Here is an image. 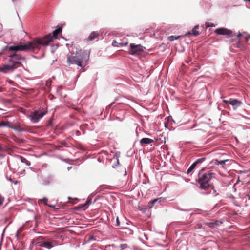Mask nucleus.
<instances>
[{"label": "nucleus", "mask_w": 250, "mask_h": 250, "mask_svg": "<svg viewBox=\"0 0 250 250\" xmlns=\"http://www.w3.org/2000/svg\"><path fill=\"white\" fill-rule=\"evenodd\" d=\"M214 225H219V222L218 221H216L215 223H209V226L210 227H212Z\"/></svg>", "instance_id": "obj_21"}, {"label": "nucleus", "mask_w": 250, "mask_h": 250, "mask_svg": "<svg viewBox=\"0 0 250 250\" xmlns=\"http://www.w3.org/2000/svg\"><path fill=\"white\" fill-rule=\"evenodd\" d=\"M127 44H128L127 42H118L117 41H114L112 42V45L114 46H116V47L123 46L124 45L126 46V45H127Z\"/></svg>", "instance_id": "obj_13"}, {"label": "nucleus", "mask_w": 250, "mask_h": 250, "mask_svg": "<svg viewBox=\"0 0 250 250\" xmlns=\"http://www.w3.org/2000/svg\"><path fill=\"white\" fill-rule=\"evenodd\" d=\"M228 161V160L219 161L218 160H215L214 164L216 165H223L225 164V162Z\"/></svg>", "instance_id": "obj_16"}, {"label": "nucleus", "mask_w": 250, "mask_h": 250, "mask_svg": "<svg viewBox=\"0 0 250 250\" xmlns=\"http://www.w3.org/2000/svg\"><path fill=\"white\" fill-rule=\"evenodd\" d=\"M207 27H213L214 25L213 24H210L208 22H206L205 24Z\"/></svg>", "instance_id": "obj_20"}, {"label": "nucleus", "mask_w": 250, "mask_h": 250, "mask_svg": "<svg viewBox=\"0 0 250 250\" xmlns=\"http://www.w3.org/2000/svg\"><path fill=\"white\" fill-rule=\"evenodd\" d=\"M89 54L87 51L80 50L76 52V56L68 57L67 62L69 64H76L79 66H82L81 63L88 60Z\"/></svg>", "instance_id": "obj_2"}, {"label": "nucleus", "mask_w": 250, "mask_h": 250, "mask_svg": "<svg viewBox=\"0 0 250 250\" xmlns=\"http://www.w3.org/2000/svg\"><path fill=\"white\" fill-rule=\"evenodd\" d=\"M48 206H49L51 208H54L55 207V206H52V205H48Z\"/></svg>", "instance_id": "obj_29"}, {"label": "nucleus", "mask_w": 250, "mask_h": 250, "mask_svg": "<svg viewBox=\"0 0 250 250\" xmlns=\"http://www.w3.org/2000/svg\"><path fill=\"white\" fill-rule=\"evenodd\" d=\"M144 49L145 47L140 44L136 45L134 43H130L127 52L129 54L135 55L140 54L144 51Z\"/></svg>", "instance_id": "obj_5"}, {"label": "nucleus", "mask_w": 250, "mask_h": 250, "mask_svg": "<svg viewBox=\"0 0 250 250\" xmlns=\"http://www.w3.org/2000/svg\"><path fill=\"white\" fill-rule=\"evenodd\" d=\"M116 223H117V225L119 226V221L118 217H117L116 219Z\"/></svg>", "instance_id": "obj_26"}, {"label": "nucleus", "mask_w": 250, "mask_h": 250, "mask_svg": "<svg viewBox=\"0 0 250 250\" xmlns=\"http://www.w3.org/2000/svg\"><path fill=\"white\" fill-rule=\"evenodd\" d=\"M228 104H231L234 106L237 107L239 106L241 102L236 99H230L228 101Z\"/></svg>", "instance_id": "obj_10"}, {"label": "nucleus", "mask_w": 250, "mask_h": 250, "mask_svg": "<svg viewBox=\"0 0 250 250\" xmlns=\"http://www.w3.org/2000/svg\"><path fill=\"white\" fill-rule=\"evenodd\" d=\"M178 38H179V37H175L174 36H171L168 37V39L171 41H173L175 40L178 39Z\"/></svg>", "instance_id": "obj_18"}, {"label": "nucleus", "mask_w": 250, "mask_h": 250, "mask_svg": "<svg viewBox=\"0 0 250 250\" xmlns=\"http://www.w3.org/2000/svg\"><path fill=\"white\" fill-rule=\"evenodd\" d=\"M153 142V140L151 139L148 138H142L140 141V143L141 144H150Z\"/></svg>", "instance_id": "obj_12"}, {"label": "nucleus", "mask_w": 250, "mask_h": 250, "mask_svg": "<svg viewBox=\"0 0 250 250\" xmlns=\"http://www.w3.org/2000/svg\"><path fill=\"white\" fill-rule=\"evenodd\" d=\"M214 32L218 35H229L232 34L231 30L224 28L216 29Z\"/></svg>", "instance_id": "obj_8"}, {"label": "nucleus", "mask_w": 250, "mask_h": 250, "mask_svg": "<svg viewBox=\"0 0 250 250\" xmlns=\"http://www.w3.org/2000/svg\"><path fill=\"white\" fill-rule=\"evenodd\" d=\"M249 38L250 39V36H249Z\"/></svg>", "instance_id": "obj_35"}, {"label": "nucleus", "mask_w": 250, "mask_h": 250, "mask_svg": "<svg viewBox=\"0 0 250 250\" xmlns=\"http://www.w3.org/2000/svg\"><path fill=\"white\" fill-rule=\"evenodd\" d=\"M211 178V173H199L197 181L200 189H207L210 186V180Z\"/></svg>", "instance_id": "obj_3"}, {"label": "nucleus", "mask_w": 250, "mask_h": 250, "mask_svg": "<svg viewBox=\"0 0 250 250\" xmlns=\"http://www.w3.org/2000/svg\"><path fill=\"white\" fill-rule=\"evenodd\" d=\"M51 40L50 36L36 38L32 41L24 44L10 46L9 49L14 51L38 50L41 48V46H47Z\"/></svg>", "instance_id": "obj_1"}, {"label": "nucleus", "mask_w": 250, "mask_h": 250, "mask_svg": "<svg viewBox=\"0 0 250 250\" xmlns=\"http://www.w3.org/2000/svg\"><path fill=\"white\" fill-rule=\"evenodd\" d=\"M241 36V34H239L238 35V36Z\"/></svg>", "instance_id": "obj_32"}, {"label": "nucleus", "mask_w": 250, "mask_h": 250, "mask_svg": "<svg viewBox=\"0 0 250 250\" xmlns=\"http://www.w3.org/2000/svg\"><path fill=\"white\" fill-rule=\"evenodd\" d=\"M17 57V55L13 56L10 60L9 64H4L0 66V72L6 73L13 71L16 68V64L19 63V62H15L14 59Z\"/></svg>", "instance_id": "obj_4"}, {"label": "nucleus", "mask_w": 250, "mask_h": 250, "mask_svg": "<svg viewBox=\"0 0 250 250\" xmlns=\"http://www.w3.org/2000/svg\"><path fill=\"white\" fill-rule=\"evenodd\" d=\"M68 170H70V168L68 167Z\"/></svg>", "instance_id": "obj_34"}, {"label": "nucleus", "mask_w": 250, "mask_h": 250, "mask_svg": "<svg viewBox=\"0 0 250 250\" xmlns=\"http://www.w3.org/2000/svg\"><path fill=\"white\" fill-rule=\"evenodd\" d=\"M13 1L15 0H12Z\"/></svg>", "instance_id": "obj_36"}, {"label": "nucleus", "mask_w": 250, "mask_h": 250, "mask_svg": "<svg viewBox=\"0 0 250 250\" xmlns=\"http://www.w3.org/2000/svg\"><path fill=\"white\" fill-rule=\"evenodd\" d=\"M61 31H62V28H58L56 29V30H55L53 31V36L52 37L51 36L50 34L47 35L46 36H50V37H51V40L50 41V42H51L52 41V40L53 38H55V39L57 38L58 34H59L60 33H61Z\"/></svg>", "instance_id": "obj_11"}, {"label": "nucleus", "mask_w": 250, "mask_h": 250, "mask_svg": "<svg viewBox=\"0 0 250 250\" xmlns=\"http://www.w3.org/2000/svg\"><path fill=\"white\" fill-rule=\"evenodd\" d=\"M248 198L249 200H250V195H248Z\"/></svg>", "instance_id": "obj_30"}, {"label": "nucleus", "mask_w": 250, "mask_h": 250, "mask_svg": "<svg viewBox=\"0 0 250 250\" xmlns=\"http://www.w3.org/2000/svg\"><path fill=\"white\" fill-rule=\"evenodd\" d=\"M89 202H90V201H87V202H86V204H84V205H83L82 207H85L86 205H87L89 204Z\"/></svg>", "instance_id": "obj_27"}, {"label": "nucleus", "mask_w": 250, "mask_h": 250, "mask_svg": "<svg viewBox=\"0 0 250 250\" xmlns=\"http://www.w3.org/2000/svg\"><path fill=\"white\" fill-rule=\"evenodd\" d=\"M2 53H0V57L2 56Z\"/></svg>", "instance_id": "obj_31"}, {"label": "nucleus", "mask_w": 250, "mask_h": 250, "mask_svg": "<svg viewBox=\"0 0 250 250\" xmlns=\"http://www.w3.org/2000/svg\"><path fill=\"white\" fill-rule=\"evenodd\" d=\"M42 200L43 202L44 203V204L47 205L46 203V202L47 201V198H43Z\"/></svg>", "instance_id": "obj_24"}, {"label": "nucleus", "mask_w": 250, "mask_h": 250, "mask_svg": "<svg viewBox=\"0 0 250 250\" xmlns=\"http://www.w3.org/2000/svg\"><path fill=\"white\" fill-rule=\"evenodd\" d=\"M245 1H250V0H245Z\"/></svg>", "instance_id": "obj_33"}, {"label": "nucleus", "mask_w": 250, "mask_h": 250, "mask_svg": "<svg viewBox=\"0 0 250 250\" xmlns=\"http://www.w3.org/2000/svg\"><path fill=\"white\" fill-rule=\"evenodd\" d=\"M49 183V181H43V183L44 185H47V184H48Z\"/></svg>", "instance_id": "obj_25"}, {"label": "nucleus", "mask_w": 250, "mask_h": 250, "mask_svg": "<svg viewBox=\"0 0 250 250\" xmlns=\"http://www.w3.org/2000/svg\"><path fill=\"white\" fill-rule=\"evenodd\" d=\"M198 28V26L197 25V26H195L194 28L192 30V32H188L186 35H191V34H192L194 36H197L199 34V33L198 31H197L196 30V29H197Z\"/></svg>", "instance_id": "obj_15"}, {"label": "nucleus", "mask_w": 250, "mask_h": 250, "mask_svg": "<svg viewBox=\"0 0 250 250\" xmlns=\"http://www.w3.org/2000/svg\"><path fill=\"white\" fill-rule=\"evenodd\" d=\"M204 160V159H199L194 162L192 165L188 168L187 172H191L195 168V167L197 166V165L200 163H202Z\"/></svg>", "instance_id": "obj_9"}, {"label": "nucleus", "mask_w": 250, "mask_h": 250, "mask_svg": "<svg viewBox=\"0 0 250 250\" xmlns=\"http://www.w3.org/2000/svg\"><path fill=\"white\" fill-rule=\"evenodd\" d=\"M46 113V112L41 110L35 111L32 112L29 116L30 120L33 123L38 122Z\"/></svg>", "instance_id": "obj_6"}, {"label": "nucleus", "mask_w": 250, "mask_h": 250, "mask_svg": "<svg viewBox=\"0 0 250 250\" xmlns=\"http://www.w3.org/2000/svg\"><path fill=\"white\" fill-rule=\"evenodd\" d=\"M4 201V198L0 195V207L2 205Z\"/></svg>", "instance_id": "obj_22"}, {"label": "nucleus", "mask_w": 250, "mask_h": 250, "mask_svg": "<svg viewBox=\"0 0 250 250\" xmlns=\"http://www.w3.org/2000/svg\"><path fill=\"white\" fill-rule=\"evenodd\" d=\"M8 180L11 181V182H14V183L15 184H17L18 183V181H16V182H14V181H13L12 179L11 178V177H10V178H8Z\"/></svg>", "instance_id": "obj_23"}, {"label": "nucleus", "mask_w": 250, "mask_h": 250, "mask_svg": "<svg viewBox=\"0 0 250 250\" xmlns=\"http://www.w3.org/2000/svg\"><path fill=\"white\" fill-rule=\"evenodd\" d=\"M120 247L122 250H124L127 247V245L126 244H122L120 245Z\"/></svg>", "instance_id": "obj_19"}, {"label": "nucleus", "mask_w": 250, "mask_h": 250, "mask_svg": "<svg viewBox=\"0 0 250 250\" xmlns=\"http://www.w3.org/2000/svg\"><path fill=\"white\" fill-rule=\"evenodd\" d=\"M162 200V199L161 198H158V199H154L153 200V201H151V207H152V206L156 202H160L161 200Z\"/></svg>", "instance_id": "obj_17"}, {"label": "nucleus", "mask_w": 250, "mask_h": 250, "mask_svg": "<svg viewBox=\"0 0 250 250\" xmlns=\"http://www.w3.org/2000/svg\"><path fill=\"white\" fill-rule=\"evenodd\" d=\"M99 34L98 33L96 32H92L89 36L88 37V40L89 41H92L95 38H97L99 36Z\"/></svg>", "instance_id": "obj_14"}, {"label": "nucleus", "mask_w": 250, "mask_h": 250, "mask_svg": "<svg viewBox=\"0 0 250 250\" xmlns=\"http://www.w3.org/2000/svg\"><path fill=\"white\" fill-rule=\"evenodd\" d=\"M40 247H44L48 249L55 246L57 244L55 241H42L38 243Z\"/></svg>", "instance_id": "obj_7"}, {"label": "nucleus", "mask_w": 250, "mask_h": 250, "mask_svg": "<svg viewBox=\"0 0 250 250\" xmlns=\"http://www.w3.org/2000/svg\"><path fill=\"white\" fill-rule=\"evenodd\" d=\"M224 102L226 103V104H228V101H227V100H224L223 101Z\"/></svg>", "instance_id": "obj_28"}]
</instances>
